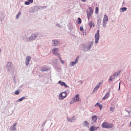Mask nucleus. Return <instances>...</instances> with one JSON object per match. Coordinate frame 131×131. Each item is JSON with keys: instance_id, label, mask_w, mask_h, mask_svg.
<instances>
[{"instance_id": "obj_1", "label": "nucleus", "mask_w": 131, "mask_h": 131, "mask_svg": "<svg viewBox=\"0 0 131 131\" xmlns=\"http://www.w3.org/2000/svg\"><path fill=\"white\" fill-rule=\"evenodd\" d=\"M6 69L7 70V72H13V63L11 62H7L6 66Z\"/></svg>"}, {"instance_id": "obj_2", "label": "nucleus", "mask_w": 131, "mask_h": 131, "mask_svg": "<svg viewBox=\"0 0 131 131\" xmlns=\"http://www.w3.org/2000/svg\"><path fill=\"white\" fill-rule=\"evenodd\" d=\"M79 101H80V99H79V94H77L72 99L70 103L71 105H72V104H74V103L76 102H79Z\"/></svg>"}, {"instance_id": "obj_3", "label": "nucleus", "mask_w": 131, "mask_h": 131, "mask_svg": "<svg viewBox=\"0 0 131 131\" xmlns=\"http://www.w3.org/2000/svg\"><path fill=\"white\" fill-rule=\"evenodd\" d=\"M94 45V41H90L89 42L88 45H85L84 46L83 50L85 51H90L92 49V47H93Z\"/></svg>"}, {"instance_id": "obj_4", "label": "nucleus", "mask_w": 131, "mask_h": 131, "mask_svg": "<svg viewBox=\"0 0 131 131\" xmlns=\"http://www.w3.org/2000/svg\"><path fill=\"white\" fill-rule=\"evenodd\" d=\"M119 74H120V73L119 72H115L113 75V76H111L110 77V78L108 79V82H110V81H113L114 79H116L118 77Z\"/></svg>"}, {"instance_id": "obj_5", "label": "nucleus", "mask_w": 131, "mask_h": 131, "mask_svg": "<svg viewBox=\"0 0 131 131\" xmlns=\"http://www.w3.org/2000/svg\"><path fill=\"white\" fill-rule=\"evenodd\" d=\"M108 21H109V18L106 15H104V18L103 19V21H102V23H103L102 26H103V27H104V28H106V25L107 22H108Z\"/></svg>"}, {"instance_id": "obj_6", "label": "nucleus", "mask_w": 131, "mask_h": 131, "mask_svg": "<svg viewBox=\"0 0 131 131\" xmlns=\"http://www.w3.org/2000/svg\"><path fill=\"white\" fill-rule=\"evenodd\" d=\"M67 96V93H66V92H62L59 94L58 99L59 100H60V101H62V100H64Z\"/></svg>"}, {"instance_id": "obj_7", "label": "nucleus", "mask_w": 131, "mask_h": 131, "mask_svg": "<svg viewBox=\"0 0 131 131\" xmlns=\"http://www.w3.org/2000/svg\"><path fill=\"white\" fill-rule=\"evenodd\" d=\"M95 43H98L99 42V39H100V31L99 30H97V33L95 35Z\"/></svg>"}, {"instance_id": "obj_8", "label": "nucleus", "mask_w": 131, "mask_h": 131, "mask_svg": "<svg viewBox=\"0 0 131 131\" xmlns=\"http://www.w3.org/2000/svg\"><path fill=\"white\" fill-rule=\"evenodd\" d=\"M93 9H92V7H89L88 10L87 11V17L88 19H90V18H91V16L93 15Z\"/></svg>"}, {"instance_id": "obj_9", "label": "nucleus", "mask_w": 131, "mask_h": 131, "mask_svg": "<svg viewBox=\"0 0 131 131\" xmlns=\"http://www.w3.org/2000/svg\"><path fill=\"white\" fill-rule=\"evenodd\" d=\"M79 59V56H77L74 61H72L70 63V67H73L76 64H77L78 63V60Z\"/></svg>"}, {"instance_id": "obj_10", "label": "nucleus", "mask_w": 131, "mask_h": 131, "mask_svg": "<svg viewBox=\"0 0 131 131\" xmlns=\"http://www.w3.org/2000/svg\"><path fill=\"white\" fill-rule=\"evenodd\" d=\"M98 120V117L96 115H94L92 117L91 123L92 124H96L97 123V120Z\"/></svg>"}, {"instance_id": "obj_11", "label": "nucleus", "mask_w": 131, "mask_h": 131, "mask_svg": "<svg viewBox=\"0 0 131 131\" xmlns=\"http://www.w3.org/2000/svg\"><path fill=\"white\" fill-rule=\"evenodd\" d=\"M37 36H38V34L37 33L32 34L30 37V39L31 41H32V40H34L35 39H36V38L37 37Z\"/></svg>"}, {"instance_id": "obj_12", "label": "nucleus", "mask_w": 131, "mask_h": 131, "mask_svg": "<svg viewBox=\"0 0 131 131\" xmlns=\"http://www.w3.org/2000/svg\"><path fill=\"white\" fill-rule=\"evenodd\" d=\"M59 53V49L54 48L52 49V53L53 55H57L58 57H60V54Z\"/></svg>"}, {"instance_id": "obj_13", "label": "nucleus", "mask_w": 131, "mask_h": 131, "mask_svg": "<svg viewBox=\"0 0 131 131\" xmlns=\"http://www.w3.org/2000/svg\"><path fill=\"white\" fill-rule=\"evenodd\" d=\"M31 60V56H27L26 57V59H25L26 66H28V65H29V63Z\"/></svg>"}, {"instance_id": "obj_14", "label": "nucleus", "mask_w": 131, "mask_h": 131, "mask_svg": "<svg viewBox=\"0 0 131 131\" xmlns=\"http://www.w3.org/2000/svg\"><path fill=\"white\" fill-rule=\"evenodd\" d=\"M60 45V42L58 41L57 40H53L52 41L53 47H58Z\"/></svg>"}, {"instance_id": "obj_15", "label": "nucleus", "mask_w": 131, "mask_h": 131, "mask_svg": "<svg viewBox=\"0 0 131 131\" xmlns=\"http://www.w3.org/2000/svg\"><path fill=\"white\" fill-rule=\"evenodd\" d=\"M102 83L103 82L102 81H100L99 83H98L93 90V92H97V91H98V90L99 89V88H100V85H101V84H102Z\"/></svg>"}, {"instance_id": "obj_16", "label": "nucleus", "mask_w": 131, "mask_h": 131, "mask_svg": "<svg viewBox=\"0 0 131 131\" xmlns=\"http://www.w3.org/2000/svg\"><path fill=\"white\" fill-rule=\"evenodd\" d=\"M17 124V123H15L10 128V131H17V128H16V125Z\"/></svg>"}, {"instance_id": "obj_17", "label": "nucleus", "mask_w": 131, "mask_h": 131, "mask_svg": "<svg viewBox=\"0 0 131 131\" xmlns=\"http://www.w3.org/2000/svg\"><path fill=\"white\" fill-rule=\"evenodd\" d=\"M49 68H48L46 66H43V67H42L41 68H40V70L42 72H45L46 71H49Z\"/></svg>"}, {"instance_id": "obj_18", "label": "nucleus", "mask_w": 131, "mask_h": 131, "mask_svg": "<svg viewBox=\"0 0 131 131\" xmlns=\"http://www.w3.org/2000/svg\"><path fill=\"white\" fill-rule=\"evenodd\" d=\"M59 84L61 85V86H64V88H67L68 86V85L66 84V83L64 82H62L61 80L58 81Z\"/></svg>"}, {"instance_id": "obj_19", "label": "nucleus", "mask_w": 131, "mask_h": 131, "mask_svg": "<svg viewBox=\"0 0 131 131\" xmlns=\"http://www.w3.org/2000/svg\"><path fill=\"white\" fill-rule=\"evenodd\" d=\"M83 126H84V127H89L90 126V124L88 121H84L83 123H82Z\"/></svg>"}, {"instance_id": "obj_20", "label": "nucleus", "mask_w": 131, "mask_h": 131, "mask_svg": "<svg viewBox=\"0 0 131 131\" xmlns=\"http://www.w3.org/2000/svg\"><path fill=\"white\" fill-rule=\"evenodd\" d=\"M67 120L68 121V122H74V121H75V116H73L71 119L68 118Z\"/></svg>"}, {"instance_id": "obj_21", "label": "nucleus", "mask_w": 131, "mask_h": 131, "mask_svg": "<svg viewBox=\"0 0 131 131\" xmlns=\"http://www.w3.org/2000/svg\"><path fill=\"white\" fill-rule=\"evenodd\" d=\"M88 25L90 26V28H92V27H95V24L93 23L92 20L88 23Z\"/></svg>"}, {"instance_id": "obj_22", "label": "nucleus", "mask_w": 131, "mask_h": 131, "mask_svg": "<svg viewBox=\"0 0 131 131\" xmlns=\"http://www.w3.org/2000/svg\"><path fill=\"white\" fill-rule=\"evenodd\" d=\"M110 96V92H108L104 96V97L103 98V100H106V99H108Z\"/></svg>"}, {"instance_id": "obj_23", "label": "nucleus", "mask_w": 131, "mask_h": 131, "mask_svg": "<svg viewBox=\"0 0 131 131\" xmlns=\"http://www.w3.org/2000/svg\"><path fill=\"white\" fill-rule=\"evenodd\" d=\"M108 126V123L104 122L101 124V126L103 128H107Z\"/></svg>"}, {"instance_id": "obj_24", "label": "nucleus", "mask_w": 131, "mask_h": 131, "mask_svg": "<svg viewBox=\"0 0 131 131\" xmlns=\"http://www.w3.org/2000/svg\"><path fill=\"white\" fill-rule=\"evenodd\" d=\"M99 107L100 108V110L103 108V105L100 104V103L98 102L95 105V107Z\"/></svg>"}, {"instance_id": "obj_25", "label": "nucleus", "mask_w": 131, "mask_h": 131, "mask_svg": "<svg viewBox=\"0 0 131 131\" xmlns=\"http://www.w3.org/2000/svg\"><path fill=\"white\" fill-rule=\"evenodd\" d=\"M114 126L113 124H110L109 123H107V128H112Z\"/></svg>"}, {"instance_id": "obj_26", "label": "nucleus", "mask_w": 131, "mask_h": 131, "mask_svg": "<svg viewBox=\"0 0 131 131\" xmlns=\"http://www.w3.org/2000/svg\"><path fill=\"white\" fill-rule=\"evenodd\" d=\"M24 40H25V41H27V42H29V41H31L30 40V38L29 37H25V38H24Z\"/></svg>"}, {"instance_id": "obj_27", "label": "nucleus", "mask_w": 131, "mask_h": 131, "mask_svg": "<svg viewBox=\"0 0 131 131\" xmlns=\"http://www.w3.org/2000/svg\"><path fill=\"white\" fill-rule=\"evenodd\" d=\"M26 98L25 97H23L20 98H19L18 100H17V102H22L24 100H25Z\"/></svg>"}, {"instance_id": "obj_28", "label": "nucleus", "mask_w": 131, "mask_h": 131, "mask_svg": "<svg viewBox=\"0 0 131 131\" xmlns=\"http://www.w3.org/2000/svg\"><path fill=\"white\" fill-rule=\"evenodd\" d=\"M120 10H121V12H125L127 10V8L126 7H122L120 8Z\"/></svg>"}, {"instance_id": "obj_29", "label": "nucleus", "mask_w": 131, "mask_h": 131, "mask_svg": "<svg viewBox=\"0 0 131 131\" xmlns=\"http://www.w3.org/2000/svg\"><path fill=\"white\" fill-rule=\"evenodd\" d=\"M102 22V19L99 17L97 18V24H100Z\"/></svg>"}, {"instance_id": "obj_30", "label": "nucleus", "mask_w": 131, "mask_h": 131, "mask_svg": "<svg viewBox=\"0 0 131 131\" xmlns=\"http://www.w3.org/2000/svg\"><path fill=\"white\" fill-rule=\"evenodd\" d=\"M53 64H57L58 63V59L54 58L53 59Z\"/></svg>"}, {"instance_id": "obj_31", "label": "nucleus", "mask_w": 131, "mask_h": 131, "mask_svg": "<svg viewBox=\"0 0 131 131\" xmlns=\"http://www.w3.org/2000/svg\"><path fill=\"white\" fill-rule=\"evenodd\" d=\"M20 16H21V12H18V13L16 15V19H19Z\"/></svg>"}, {"instance_id": "obj_32", "label": "nucleus", "mask_w": 131, "mask_h": 131, "mask_svg": "<svg viewBox=\"0 0 131 131\" xmlns=\"http://www.w3.org/2000/svg\"><path fill=\"white\" fill-rule=\"evenodd\" d=\"M58 59L60 61L61 64H64V60H62V59L61 58V57L60 56H59Z\"/></svg>"}, {"instance_id": "obj_33", "label": "nucleus", "mask_w": 131, "mask_h": 131, "mask_svg": "<svg viewBox=\"0 0 131 131\" xmlns=\"http://www.w3.org/2000/svg\"><path fill=\"white\" fill-rule=\"evenodd\" d=\"M95 13H96V14H97V13H99V8L98 7H96L95 8Z\"/></svg>"}, {"instance_id": "obj_34", "label": "nucleus", "mask_w": 131, "mask_h": 131, "mask_svg": "<svg viewBox=\"0 0 131 131\" xmlns=\"http://www.w3.org/2000/svg\"><path fill=\"white\" fill-rule=\"evenodd\" d=\"M89 129L90 131H95L94 126H91Z\"/></svg>"}, {"instance_id": "obj_35", "label": "nucleus", "mask_w": 131, "mask_h": 131, "mask_svg": "<svg viewBox=\"0 0 131 131\" xmlns=\"http://www.w3.org/2000/svg\"><path fill=\"white\" fill-rule=\"evenodd\" d=\"M47 6H40V9H41V10H43V9H47Z\"/></svg>"}, {"instance_id": "obj_36", "label": "nucleus", "mask_w": 131, "mask_h": 131, "mask_svg": "<svg viewBox=\"0 0 131 131\" xmlns=\"http://www.w3.org/2000/svg\"><path fill=\"white\" fill-rule=\"evenodd\" d=\"M78 24H81V19L79 17V18H78Z\"/></svg>"}, {"instance_id": "obj_37", "label": "nucleus", "mask_w": 131, "mask_h": 131, "mask_svg": "<svg viewBox=\"0 0 131 131\" xmlns=\"http://www.w3.org/2000/svg\"><path fill=\"white\" fill-rule=\"evenodd\" d=\"M25 5H26L27 6H28V5H30V3H29V1H27L25 2Z\"/></svg>"}, {"instance_id": "obj_38", "label": "nucleus", "mask_w": 131, "mask_h": 131, "mask_svg": "<svg viewBox=\"0 0 131 131\" xmlns=\"http://www.w3.org/2000/svg\"><path fill=\"white\" fill-rule=\"evenodd\" d=\"M19 93H20V91L17 90L16 91H15V95H19Z\"/></svg>"}, {"instance_id": "obj_39", "label": "nucleus", "mask_w": 131, "mask_h": 131, "mask_svg": "<svg viewBox=\"0 0 131 131\" xmlns=\"http://www.w3.org/2000/svg\"><path fill=\"white\" fill-rule=\"evenodd\" d=\"M80 31H83V27L82 26L80 27Z\"/></svg>"}, {"instance_id": "obj_40", "label": "nucleus", "mask_w": 131, "mask_h": 131, "mask_svg": "<svg viewBox=\"0 0 131 131\" xmlns=\"http://www.w3.org/2000/svg\"><path fill=\"white\" fill-rule=\"evenodd\" d=\"M114 107H111L110 108V110L111 111H112V112H114Z\"/></svg>"}, {"instance_id": "obj_41", "label": "nucleus", "mask_w": 131, "mask_h": 131, "mask_svg": "<svg viewBox=\"0 0 131 131\" xmlns=\"http://www.w3.org/2000/svg\"><path fill=\"white\" fill-rule=\"evenodd\" d=\"M29 4H32L33 3V0H28Z\"/></svg>"}, {"instance_id": "obj_42", "label": "nucleus", "mask_w": 131, "mask_h": 131, "mask_svg": "<svg viewBox=\"0 0 131 131\" xmlns=\"http://www.w3.org/2000/svg\"><path fill=\"white\" fill-rule=\"evenodd\" d=\"M55 26H56L57 27H59V28L61 27V25H60L59 24H56Z\"/></svg>"}, {"instance_id": "obj_43", "label": "nucleus", "mask_w": 131, "mask_h": 131, "mask_svg": "<svg viewBox=\"0 0 131 131\" xmlns=\"http://www.w3.org/2000/svg\"><path fill=\"white\" fill-rule=\"evenodd\" d=\"M46 123H47V121L44 122L42 123L41 126L45 125L46 124Z\"/></svg>"}, {"instance_id": "obj_44", "label": "nucleus", "mask_w": 131, "mask_h": 131, "mask_svg": "<svg viewBox=\"0 0 131 131\" xmlns=\"http://www.w3.org/2000/svg\"><path fill=\"white\" fill-rule=\"evenodd\" d=\"M81 2H82L83 3H85V2H86V0H81Z\"/></svg>"}, {"instance_id": "obj_45", "label": "nucleus", "mask_w": 131, "mask_h": 131, "mask_svg": "<svg viewBox=\"0 0 131 131\" xmlns=\"http://www.w3.org/2000/svg\"><path fill=\"white\" fill-rule=\"evenodd\" d=\"M119 90H120V82L119 83Z\"/></svg>"}, {"instance_id": "obj_46", "label": "nucleus", "mask_w": 131, "mask_h": 131, "mask_svg": "<svg viewBox=\"0 0 131 131\" xmlns=\"http://www.w3.org/2000/svg\"><path fill=\"white\" fill-rule=\"evenodd\" d=\"M94 130H97V128L96 127L94 126Z\"/></svg>"}, {"instance_id": "obj_47", "label": "nucleus", "mask_w": 131, "mask_h": 131, "mask_svg": "<svg viewBox=\"0 0 131 131\" xmlns=\"http://www.w3.org/2000/svg\"><path fill=\"white\" fill-rule=\"evenodd\" d=\"M79 82H80V83H82V80H80V81H79Z\"/></svg>"}, {"instance_id": "obj_48", "label": "nucleus", "mask_w": 131, "mask_h": 131, "mask_svg": "<svg viewBox=\"0 0 131 131\" xmlns=\"http://www.w3.org/2000/svg\"><path fill=\"white\" fill-rule=\"evenodd\" d=\"M124 4H125V2H123L122 5H124Z\"/></svg>"}, {"instance_id": "obj_49", "label": "nucleus", "mask_w": 131, "mask_h": 131, "mask_svg": "<svg viewBox=\"0 0 131 131\" xmlns=\"http://www.w3.org/2000/svg\"><path fill=\"white\" fill-rule=\"evenodd\" d=\"M96 128V129H98L99 128V127H95Z\"/></svg>"}, {"instance_id": "obj_50", "label": "nucleus", "mask_w": 131, "mask_h": 131, "mask_svg": "<svg viewBox=\"0 0 131 131\" xmlns=\"http://www.w3.org/2000/svg\"><path fill=\"white\" fill-rule=\"evenodd\" d=\"M2 53V50L0 49V54Z\"/></svg>"}, {"instance_id": "obj_51", "label": "nucleus", "mask_w": 131, "mask_h": 131, "mask_svg": "<svg viewBox=\"0 0 131 131\" xmlns=\"http://www.w3.org/2000/svg\"><path fill=\"white\" fill-rule=\"evenodd\" d=\"M45 126V125H43V126Z\"/></svg>"}]
</instances>
